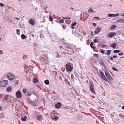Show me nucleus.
I'll return each instance as SVG.
<instances>
[{"label": "nucleus", "instance_id": "1", "mask_svg": "<svg viewBox=\"0 0 124 124\" xmlns=\"http://www.w3.org/2000/svg\"><path fill=\"white\" fill-rule=\"evenodd\" d=\"M8 81L6 80H4L0 82V85L2 87H5L8 84Z\"/></svg>", "mask_w": 124, "mask_h": 124}, {"label": "nucleus", "instance_id": "2", "mask_svg": "<svg viewBox=\"0 0 124 124\" xmlns=\"http://www.w3.org/2000/svg\"><path fill=\"white\" fill-rule=\"evenodd\" d=\"M8 79L10 80H12L15 78L14 75L11 73L8 74L7 76Z\"/></svg>", "mask_w": 124, "mask_h": 124}, {"label": "nucleus", "instance_id": "3", "mask_svg": "<svg viewBox=\"0 0 124 124\" xmlns=\"http://www.w3.org/2000/svg\"><path fill=\"white\" fill-rule=\"evenodd\" d=\"M105 73L106 76L107 77V79L110 80H112L113 78L109 73L107 71L105 72Z\"/></svg>", "mask_w": 124, "mask_h": 124}, {"label": "nucleus", "instance_id": "4", "mask_svg": "<svg viewBox=\"0 0 124 124\" xmlns=\"http://www.w3.org/2000/svg\"><path fill=\"white\" fill-rule=\"evenodd\" d=\"M16 94L17 97L18 98H19L22 97V94L19 91H18L16 92Z\"/></svg>", "mask_w": 124, "mask_h": 124}, {"label": "nucleus", "instance_id": "5", "mask_svg": "<svg viewBox=\"0 0 124 124\" xmlns=\"http://www.w3.org/2000/svg\"><path fill=\"white\" fill-rule=\"evenodd\" d=\"M100 73L101 76L102 78L105 81L107 82V81L106 78H105L104 75L102 71H100Z\"/></svg>", "mask_w": 124, "mask_h": 124}, {"label": "nucleus", "instance_id": "6", "mask_svg": "<svg viewBox=\"0 0 124 124\" xmlns=\"http://www.w3.org/2000/svg\"><path fill=\"white\" fill-rule=\"evenodd\" d=\"M116 33L115 32H110L108 34L107 36L109 37H112L114 35H116Z\"/></svg>", "mask_w": 124, "mask_h": 124}, {"label": "nucleus", "instance_id": "7", "mask_svg": "<svg viewBox=\"0 0 124 124\" xmlns=\"http://www.w3.org/2000/svg\"><path fill=\"white\" fill-rule=\"evenodd\" d=\"M94 86L93 84L92 83V85H91L90 86V89L92 93H95V91L94 89L93 86Z\"/></svg>", "mask_w": 124, "mask_h": 124}, {"label": "nucleus", "instance_id": "8", "mask_svg": "<svg viewBox=\"0 0 124 124\" xmlns=\"http://www.w3.org/2000/svg\"><path fill=\"white\" fill-rule=\"evenodd\" d=\"M101 28L100 27H97L94 31V33L95 35L98 34L101 30Z\"/></svg>", "mask_w": 124, "mask_h": 124}, {"label": "nucleus", "instance_id": "9", "mask_svg": "<svg viewBox=\"0 0 124 124\" xmlns=\"http://www.w3.org/2000/svg\"><path fill=\"white\" fill-rule=\"evenodd\" d=\"M29 22L30 24L31 25H33L35 24V21L33 19H29Z\"/></svg>", "mask_w": 124, "mask_h": 124}, {"label": "nucleus", "instance_id": "10", "mask_svg": "<svg viewBox=\"0 0 124 124\" xmlns=\"http://www.w3.org/2000/svg\"><path fill=\"white\" fill-rule=\"evenodd\" d=\"M66 69L69 71H70L72 70L73 68L70 65H69L67 66Z\"/></svg>", "mask_w": 124, "mask_h": 124}, {"label": "nucleus", "instance_id": "11", "mask_svg": "<svg viewBox=\"0 0 124 124\" xmlns=\"http://www.w3.org/2000/svg\"><path fill=\"white\" fill-rule=\"evenodd\" d=\"M62 104L61 103L59 102L55 105V106L56 108H59L62 106Z\"/></svg>", "mask_w": 124, "mask_h": 124}, {"label": "nucleus", "instance_id": "12", "mask_svg": "<svg viewBox=\"0 0 124 124\" xmlns=\"http://www.w3.org/2000/svg\"><path fill=\"white\" fill-rule=\"evenodd\" d=\"M37 119L38 120L41 121L42 119V116L41 115H39L37 117Z\"/></svg>", "mask_w": 124, "mask_h": 124}, {"label": "nucleus", "instance_id": "13", "mask_svg": "<svg viewBox=\"0 0 124 124\" xmlns=\"http://www.w3.org/2000/svg\"><path fill=\"white\" fill-rule=\"evenodd\" d=\"M116 22L118 23H124V19H122L117 20Z\"/></svg>", "mask_w": 124, "mask_h": 124}, {"label": "nucleus", "instance_id": "14", "mask_svg": "<svg viewBox=\"0 0 124 124\" xmlns=\"http://www.w3.org/2000/svg\"><path fill=\"white\" fill-rule=\"evenodd\" d=\"M33 81L34 83H36L38 81V79L37 78H33Z\"/></svg>", "mask_w": 124, "mask_h": 124}, {"label": "nucleus", "instance_id": "15", "mask_svg": "<svg viewBox=\"0 0 124 124\" xmlns=\"http://www.w3.org/2000/svg\"><path fill=\"white\" fill-rule=\"evenodd\" d=\"M21 120L23 121H25L27 119V116H24V117H22L21 118Z\"/></svg>", "mask_w": 124, "mask_h": 124}, {"label": "nucleus", "instance_id": "16", "mask_svg": "<svg viewBox=\"0 0 124 124\" xmlns=\"http://www.w3.org/2000/svg\"><path fill=\"white\" fill-rule=\"evenodd\" d=\"M116 43H114L111 44V47L113 48H115L116 47Z\"/></svg>", "mask_w": 124, "mask_h": 124}, {"label": "nucleus", "instance_id": "17", "mask_svg": "<svg viewBox=\"0 0 124 124\" xmlns=\"http://www.w3.org/2000/svg\"><path fill=\"white\" fill-rule=\"evenodd\" d=\"M93 44H94V43L93 42H91V43L90 44V46H91V48H93V49H94V48H96L94 46H93Z\"/></svg>", "mask_w": 124, "mask_h": 124}, {"label": "nucleus", "instance_id": "18", "mask_svg": "<svg viewBox=\"0 0 124 124\" xmlns=\"http://www.w3.org/2000/svg\"><path fill=\"white\" fill-rule=\"evenodd\" d=\"M21 39H24L26 38H27V37L25 35L23 34H22L21 36Z\"/></svg>", "mask_w": 124, "mask_h": 124}, {"label": "nucleus", "instance_id": "19", "mask_svg": "<svg viewBox=\"0 0 124 124\" xmlns=\"http://www.w3.org/2000/svg\"><path fill=\"white\" fill-rule=\"evenodd\" d=\"M108 17H114V14H108Z\"/></svg>", "mask_w": 124, "mask_h": 124}, {"label": "nucleus", "instance_id": "20", "mask_svg": "<svg viewBox=\"0 0 124 124\" xmlns=\"http://www.w3.org/2000/svg\"><path fill=\"white\" fill-rule=\"evenodd\" d=\"M93 10L92 9V8H90L88 9V12L89 13H92V12H93Z\"/></svg>", "mask_w": 124, "mask_h": 124}, {"label": "nucleus", "instance_id": "21", "mask_svg": "<svg viewBox=\"0 0 124 124\" xmlns=\"http://www.w3.org/2000/svg\"><path fill=\"white\" fill-rule=\"evenodd\" d=\"M111 50H108L107 51V54L108 55H109L111 52Z\"/></svg>", "mask_w": 124, "mask_h": 124}, {"label": "nucleus", "instance_id": "22", "mask_svg": "<svg viewBox=\"0 0 124 124\" xmlns=\"http://www.w3.org/2000/svg\"><path fill=\"white\" fill-rule=\"evenodd\" d=\"M116 25H112L111 26L110 28L111 30L114 29L116 28Z\"/></svg>", "mask_w": 124, "mask_h": 124}, {"label": "nucleus", "instance_id": "23", "mask_svg": "<svg viewBox=\"0 0 124 124\" xmlns=\"http://www.w3.org/2000/svg\"><path fill=\"white\" fill-rule=\"evenodd\" d=\"M52 118L54 120H57L58 119V118L57 116H55L54 118L52 117Z\"/></svg>", "mask_w": 124, "mask_h": 124}, {"label": "nucleus", "instance_id": "24", "mask_svg": "<svg viewBox=\"0 0 124 124\" xmlns=\"http://www.w3.org/2000/svg\"><path fill=\"white\" fill-rule=\"evenodd\" d=\"M58 22L59 23H63L64 22V20L62 19H61V20L59 21Z\"/></svg>", "mask_w": 124, "mask_h": 124}, {"label": "nucleus", "instance_id": "25", "mask_svg": "<svg viewBox=\"0 0 124 124\" xmlns=\"http://www.w3.org/2000/svg\"><path fill=\"white\" fill-rule=\"evenodd\" d=\"M7 91L8 92H9L12 90V88L10 87H9L7 89Z\"/></svg>", "mask_w": 124, "mask_h": 124}, {"label": "nucleus", "instance_id": "26", "mask_svg": "<svg viewBox=\"0 0 124 124\" xmlns=\"http://www.w3.org/2000/svg\"><path fill=\"white\" fill-rule=\"evenodd\" d=\"M49 18L50 20L51 21H53V19L51 16L49 14Z\"/></svg>", "mask_w": 124, "mask_h": 124}, {"label": "nucleus", "instance_id": "27", "mask_svg": "<svg viewBox=\"0 0 124 124\" xmlns=\"http://www.w3.org/2000/svg\"><path fill=\"white\" fill-rule=\"evenodd\" d=\"M44 82L45 84L46 85H48L49 84V81L48 80L45 81Z\"/></svg>", "mask_w": 124, "mask_h": 124}, {"label": "nucleus", "instance_id": "28", "mask_svg": "<svg viewBox=\"0 0 124 124\" xmlns=\"http://www.w3.org/2000/svg\"><path fill=\"white\" fill-rule=\"evenodd\" d=\"M46 54H43L42 55H41V57L43 58H44V59L46 57Z\"/></svg>", "mask_w": 124, "mask_h": 124}, {"label": "nucleus", "instance_id": "29", "mask_svg": "<svg viewBox=\"0 0 124 124\" xmlns=\"http://www.w3.org/2000/svg\"><path fill=\"white\" fill-rule=\"evenodd\" d=\"M120 51V50H114L113 51V52L115 53H118Z\"/></svg>", "mask_w": 124, "mask_h": 124}, {"label": "nucleus", "instance_id": "30", "mask_svg": "<svg viewBox=\"0 0 124 124\" xmlns=\"http://www.w3.org/2000/svg\"><path fill=\"white\" fill-rule=\"evenodd\" d=\"M93 41L95 43H96L97 42H98V40L97 39H96V38H95L94 39Z\"/></svg>", "mask_w": 124, "mask_h": 124}, {"label": "nucleus", "instance_id": "31", "mask_svg": "<svg viewBox=\"0 0 124 124\" xmlns=\"http://www.w3.org/2000/svg\"><path fill=\"white\" fill-rule=\"evenodd\" d=\"M17 34L18 35H20V33L19 32L20 31V30L19 29H17L16 30Z\"/></svg>", "mask_w": 124, "mask_h": 124}, {"label": "nucleus", "instance_id": "32", "mask_svg": "<svg viewBox=\"0 0 124 124\" xmlns=\"http://www.w3.org/2000/svg\"><path fill=\"white\" fill-rule=\"evenodd\" d=\"M77 24V23L76 22H74L73 23H72L71 24V25L72 26H74L75 25H76Z\"/></svg>", "mask_w": 124, "mask_h": 124}, {"label": "nucleus", "instance_id": "33", "mask_svg": "<svg viewBox=\"0 0 124 124\" xmlns=\"http://www.w3.org/2000/svg\"><path fill=\"white\" fill-rule=\"evenodd\" d=\"M8 97L7 96H5L3 98V99L5 100H7L8 99Z\"/></svg>", "mask_w": 124, "mask_h": 124}, {"label": "nucleus", "instance_id": "34", "mask_svg": "<svg viewBox=\"0 0 124 124\" xmlns=\"http://www.w3.org/2000/svg\"><path fill=\"white\" fill-rule=\"evenodd\" d=\"M100 64H101V65L104 66H105V64L103 62H100Z\"/></svg>", "mask_w": 124, "mask_h": 124}, {"label": "nucleus", "instance_id": "35", "mask_svg": "<svg viewBox=\"0 0 124 124\" xmlns=\"http://www.w3.org/2000/svg\"><path fill=\"white\" fill-rule=\"evenodd\" d=\"M61 25L62 26V27L64 29L66 28V26L65 25L61 24Z\"/></svg>", "mask_w": 124, "mask_h": 124}, {"label": "nucleus", "instance_id": "36", "mask_svg": "<svg viewBox=\"0 0 124 124\" xmlns=\"http://www.w3.org/2000/svg\"><path fill=\"white\" fill-rule=\"evenodd\" d=\"M112 70H114L118 71V70L116 69L114 67H113L112 68Z\"/></svg>", "mask_w": 124, "mask_h": 124}, {"label": "nucleus", "instance_id": "37", "mask_svg": "<svg viewBox=\"0 0 124 124\" xmlns=\"http://www.w3.org/2000/svg\"><path fill=\"white\" fill-rule=\"evenodd\" d=\"M32 94V93L31 92H29L27 93V95L28 96H30Z\"/></svg>", "mask_w": 124, "mask_h": 124}, {"label": "nucleus", "instance_id": "38", "mask_svg": "<svg viewBox=\"0 0 124 124\" xmlns=\"http://www.w3.org/2000/svg\"><path fill=\"white\" fill-rule=\"evenodd\" d=\"M100 52L101 53H102L104 54V52L103 49H101V50Z\"/></svg>", "mask_w": 124, "mask_h": 124}, {"label": "nucleus", "instance_id": "39", "mask_svg": "<svg viewBox=\"0 0 124 124\" xmlns=\"http://www.w3.org/2000/svg\"><path fill=\"white\" fill-rule=\"evenodd\" d=\"M4 6V4L2 3H0V6L1 7H3Z\"/></svg>", "mask_w": 124, "mask_h": 124}, {"label": "nucleus", "instance_id": "40", "mask_svg": "<svg viewBox=\"0 0 124 124\" xmlns=\"http://www.w3.org/2000/svg\"><path fill=\"white\" fill-rule=\"evenodd\" d=\"M118 54L119 55H122L123 54V53L122 52Z\"/></svg>", "mask_w": 124, "mask_h": 124}, {"label": "nucleus", "instance_id": "41", "mask_svg": "<svg viewBox=\"0 0 124 124\" xmlns=\"http://www.w3.org/2000/svg\"><path fill=\"white\" fill-rule=\"evenodd\" d=\"M23 93H25L26 92V91L25 89H23Z\"/></svg>", "mask_w": 124, "mask_h": 124}, {"label": "nucleus", "instance_id": "42", "mask_svg": "<svg viewBox=\"0 0 124 124\" xmlns=\"http://www.w3.org/2000/svg\"><path fill=\"white\" fill-rule=\"evenodd\" d=\"M98 56V54H94L93 56L94 57H97Z\"/></svg>", "mask_w": 124, "mask_h": 124}, {"label": "nucleus", "instance_id": "43", "mask_svg": "<svg viewBox=\"0 0 124 124\" xmlns=\"http://www.w3.org/2000/svg\"><path fill=\"white\" fill-rule=\"evenodd\" d=\"M109 59L111 61H113V57H111L110 58H109Z\"/></svg>", "mask_w": 124, "mask_h": 124}, {"label": "nucleus", "instance_id": "44", "mask_svg": "<svg viewBox=\"0 0 124 124\" xmlns=\"http://www.w3.org/2000/svg\"><path fill=\"white\" fill-rule=\"evenodd\" d=\"M90 34L92 36H93V31H92L91 32Z\"/></svg>", "mask_w": 124, "mask_h": 124}, {"label": "nucleus", "instance_id": "45", "mask_svg": "<svg viewBox=\"0 0 124 124\" xmlns=\"http://www.w3.org/2000/svg\"><path fill=\"white\" fill-rule=\"evenodd\" d=\"M119 15V14H114V17H115L116 16H118Z\"/></svg>", "mask_w": 124, "mask_h": 124}, {"label": "nucleus", "instance_id": "46", "mask_svg": "<svg viewBox=\"0 0 124 124\" xmlns=\"http://www.w3.org/2000/svg\"><path fill=\"white\" fill-rule=\"evenodd\" d=\"M94 18H96V19L99 20V17H94Z\"/></svg>", "mask_w": 124, "mask_h": 124}, {"label": "nucleus", "instance_id": "47", "mask_svg": "<svg viewBox=\"0 0 124 124\" xmlns=\"http://www.w3.org/2000/svg\"><path fill=\"white\" fill-rule=\"evenodd\" d=\"M107 46V45H105L104 44L102 45V46L103 47L106 46Z\"/></svg>", "mask_w": 124, "mask_h": 124}, {"label": "nucleus", "instance_id": "48", "mask_svg": "<svg viewBox=\"0 0 124 124\" xmlns=\"http://www.w3.org/2000/svg\"><path fill=\"white\" fill-rule=\"evenodd\" d=\"M117 57V56L116 55H114L113 56V57L114 58H116Z\"/></svg>", "mask_w": 124, "mask_h": 124}, {"label": "nucleus", "instance_id": "49", "mask_svg": "<svg viewBox=\"0 0 124 124\" xmlns=\"http://www.w3.org/2000/svg\"><path fill=\"white\" fill-rule=\"evenodd\" d=\"M3 53V52L0 50V54H2Z\"/></svg>", "mask_w": 124, "mask_h": 124}, {"label": "nucleus", "instance_id": "50", "mask_svg": "<svg viewBox=\"0 0 124 124\" xmlns=\"http://www.w3.org/2000/svg\"><path fill=\"white\" fill-rule=\"evenodd\" d=\"M71 78H73V74H72L71 75Z\"/></svg>", "mask_w": 124, "mask_h": 124}, {"label": "nucleus", "instance_id": "51", "mask_svg": "<svg viewBox=\"0 0 124 124\" xmlns=\"http://www.w3.org/2000/svg\"><path fill=\"white\" fill-rule=\"evenodd\" d=\"M70 19V18L69 17H66V19Z\"/></svg>", "mask_w": 124, "mask_h": 124}, {"label": "nucleus", "instance_id": "52", "mask_svg": "<svg viewBox=\"0 0 124 124\" xmlns=\"http://www.w3.org/2000/svg\"><path fill=\"white\" fill-rule=\"evenodd\" d=\"M93 25L95 26H96V23H93Z\"/></svg>", "mask_w": 124, "mask_h": 124}, {"label": "nucleus", "instance_id": "53", "mask_svg": "<svg viewBox=\"0 0 124 124\" xmlns=\"http://www.w3.org/2000/svg\"><path fill=\"white\" fill-rule=\"evenodd\" d=\"M121 16H124V13L121 14Z\"/></svg>", "mask_w": 124, "mask_h": 124}, {"label": "nucleus", "instance_id": "54", "mask_svg": "<svg viewBox=\"0 0 124 124\" xmlns=\"http://www.w3.org/2000/svg\"><path fill=\"white\" fill-rule=\"evenodd\" d=\"M73 26H71V28L72 29H74V27Z\"/></svg>", "mask_w": 124, "mask_h": 124}, {"label": "nucleus", "instance_id": "55", "mask_svg": "<svg viewBox=\"0 0 124 124\" xmlns=\"http://www.w3.org/2000/svg\"><path fill=\"white\" fill-rule=\"evenodd\" d=\"M122 108L124 110V106H122Z\"/></svg>", "mask_w": 124, "mask_h": 124}, {"label": "nucleus", "instance_id": "56", "mask_svg": "<svg viewBox=\"0 0 124 124\" xmlns=\"http://www.w3.org/2000/svg\"><path fill=\"white\" fill-rule=\"evenodd\" d=\"M62 18L64 19H66V17H62Z\"/></svg>", "mask_w": 124, "mask_h": 124}, {"label": "nucleus", "instance_id": "57", "mask_svg": "<svg viewBox=\"0 0 124 124\" xmlns=\"http://www.w3.org/2000/svg\"><path fill=\"white\" fill-rule=\"evenodd\" d=\"M120 58H124V56L122 57H120Z\"/></svg>", "mask_w": 124, "mask_h": 124}, {"label": "nucleus", "instance_id": "58", "mask_svg": "<svg viewBox=\"0 0 124 124\" xmlns=\"http://www.w3.org/2000/svg\"><path fill=\"white\" fill-rule=\"evenodd\" d=\"M2 109V107L0 106V110H1Z\"/></svg>", "mask_w": 124, "mask_h": 124}, {"label": "nucleus", "instance_id": "59", "mask_svg": "<svg viewBox=\"0 0 124 124\" xmlns=\"http://www.w3.org/2000/svg\"><path fill=\"white\" fill-rule=\"evenodd\" d=\"M109 6L110 7H111L112 6V5L111 4H110L109 5Z\"/></svg>", "mask_w": 124, "mask_h": 124}, {"label": "nucleus", "instance_id": "60", "mask_svg": "<svg viewBox=\"0 0 124 124\" xmlns=\"http://www.w3.org/2000/svg\"><path fill=\"white\" fill-rule=\"evenodd\" d=\"M108 58L109 59V58H110V57L109 56V57H108Z\"/></svg>", "mask_w": 124, "mask_h": 124}, {"label": "nucleus", "instance_id": "61", "mask_svg": "<svg viewBox=\"0 0 124 124\" xmlns=\"http://www.w3.org/2000/svg\"><path fill=\"white\" fill-rule=\"evenodd\" d=\"M71 8L72 9H74V8H73L72 7H71Z\"/></svg>", "mask_w": 124, "mask_h": 124}, {"label": "nucleus", "instance_id": "62", "mask_svg": "<svg viewBox=\"0 0 124 124\" xmlns=\"http://www.w3.org/2000/svg\"><path fill=\"white\" fill-rule=\"evenodd\" d=\"M68 83L69 84V85H70V83H69V82H68Z\"/></svg>", "mask_w": 124, "mask_h": 124}, {"label": "nucleus", "instance_id": "63", "mask_svg": "<svg viewBox=\"0 0 124 124\" xmlns=\"http://www.w3.org/2000/svg\"><path fill=\"white\" fill-rule=\"evenodd\" d=\"M93 11L94 12H96V11H94V10H93Z\"/></svg>", "mask_w": 124, "mask_h": 124}, {"label": "nucleus", "instance_id": "64", "mask_svg": "<svg viewBox=\"0 0 124 124\" xmlns=\"http://www.w3.org/2000/svg\"><path fill=\"white\" fill-rule=\"evenodd\" d=\"M121 115H119L120 116V117L121 116Z\"/></svg>", "mask_w": 124, "mask_h": 124}]
</instances>
